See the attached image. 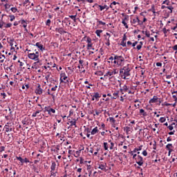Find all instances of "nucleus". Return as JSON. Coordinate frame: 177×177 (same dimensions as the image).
Returning <instances> with one entry per match:
<instances>
[{"label": "nucleus", "mask_w": 177, "mask_h": 177, "mask_svg": "<svg viewBox=\"0 0 177 177\" xmlns=\"http://www.w3.org/2000/svg\"><path fill=\"white\" fill-rule=\"evenodd\" d=\"M130 154H131V156H133V158H136V153H133V151H131V152H130Z\"/></svg>", "instance_id": "58836bf2"}, {"label": "nucleus", "mask_w": 177, "mask_h": 177, "mask_svg": "<svg viewBox=\"0 0 177 177\" xmlns=\"http://www.w3.org/2000/svg\"><path fill=\"white\" fill-rule=\"evenodd\" d=\"M122 24L123 26L125 27V28H129L128 24H127V22L125 21V19H122Z\"/></svg>", "instance_id": "bb28decb"}, {"label": "nucleus", "mask_w": 177, "mask_h": 177, "mask_svg": "<svg viewBox=\"0 0 177 177\" xmlns=\"http://www.w3.org/2000/svg\"><path fill=\"white\" fill-rule=\"evenodd\" d=\"M102 32H103V30H97L95 31V34L97 35V37H100V34H102Z\"/></svg>", "instance_id": "5701e85b"}, {"label": "nucleus", "mask_w": 177, "mask_h": 177, "mask_svg": "<svg viewBox=\"0 0 177 177\" xmlns=\"http://www.w3.org/2000/svg\"><path fill=\"white\" fill-rule=\"evenodd\" d=\"M5 128H6V132H12V129L9 128V126H8V125H6Z\"/></svg>", "instance_id": "4be33fe9"}, {"label": "nucleus", "mask_w": 177, "mask_h": 177, "mask_svg": "<svg viewBox=\"0 0 177 177\" xmlns=\"http://www.w3.org/2000/svg\"><path fill=\"white\" fill-rule=\"evenodd\" d=\"M1 95L3 96V99H5V97H6V93H1Z\"/></svg>", "instance_id": "052dcab7"}, {"label": "nucleus", "mask_w": 177, "mask_h": 177, "mask_svg": "<svg viewBox=\"0 0 177 177\" xmlns=\"http://www.w3.org/2000/svg\"><path fill=\"white\" fill-rule=\"evenodd\" d=\"M56 89H57V86H55L54 87H52L51 88V91L53 92H55L56 91Z\"/></svg>", "instance_id": "c03bdc74"}, {"label": "nucleus", "mask_w": 177, "mask_h": 177, "mask_svg": "<svg viewBox=\"0 0 177 177\" xmlns=\"http://www.w3.org/2000/svg\"><path fill=\"white\" fill-rule=\"evenodd\" d=\"M136 160V162L140 165V167H142V165H143V158L142 156H138Z\"/></svg>", "instance_id": "39448f33"}, {"label": "nucleus", "mask_w": 177, "mask_h": 177, "mask_svg": "<svg viewBox=\"0 0 177 177\" xmlns=\"http://www.w3.org/2000/svg\"><path fill=\"white\" fill-rule=\"evenodd\" d=\"M34 46H37L39 49V50H41V52H44V50H45V48H44V45H42L41 42L36 43Z\"/></svg>", "instance_id": "6e6552de"}, {"label": "nucleus", "mask_w": 177, "mask_h": 177, "mask_svg": "<svg viewBox=\"0 0 177 177\" xmlns=\"http://www.w3.org/2000/svg\"><path fill=\"white\" fill-rule=\"evenodd\" d=\"M142 150V147H139V148H136L133 151V153H136V151H140Z\"/></svg>", "instance_id": "c9c22d12"}, {"label": "nucleus", "mask_w": 177, "mask_h": 177, "mask_svg": "<svg viewBox=\"0 0 177 177\" xmlns=\"http://www.w3.org/2000/svg\"><path fill=\"white\" fill-rule=\"evenodd\" d=\"M28 121H29L28 117H26V118L22 120V124H23L24 125H28Z\"/></svg>", "instance_id": "a211bd4d"}, {"label": "nucleus", "mask_w": 177, "mask_h": 177, "mask_svg": "<svg viewBox=\"0 0 177 177\" xmlns=\"http://www.w3.org/2000/svg\"><path fill=\"white\" fill-rule=\"evenodd\" d=\"M70 19H72L75 22L77 21V14L75 15H69Z\"/></svg>", "instance_id": "b1692460"}, {"label": "nucleus", "mask_w": 177, "mask_h": 177, "mask_svg": "<svg viewBox=\"0 0 177 177\" xmlns=\"http://www.w3.org/2000/svg\"><path fill=\"white\" fill-rule=\"evenodd\" d=\"M70 122H71V127H73L74 126L75 128H77V125L75 124H76L75 120L71 121Z\"/></svg>", "instance_id": "7c9ffc66"}, {"label": "nucleus", "mask_w": 177, "mask_h": 177, "mask_svg": "<svg viewBox=\"0 0 177 177\" xmlns=\"http://www.w3.org/2000/svg\"><path fill=\"white\" fill-rule=\"evenodd\" d=\"M109 121L111 124H112L113 128H115V119H114V118L110 117Z\"/></svg>", "instance_id": "ddd939ff"}, {"label": "nucleus", "mask_w": 177, "mask_h": 177, "mask_svg": "<svg viewBox=\"0 0 177 177\" xmlns=\"http://www.w3.org/2000/svg\"><path fill=\"white\" fill-rule=\"evenodd\" d=\"M97 23H98V25L99 26H106V23L105 22H103L102 21H97Z\"/></svg>", "instance_id": "473e14b6"}, {"label": "nucleus", "mask_w": 177, "mask_h": 177, "mask_svg": "<svg viewBox=\"0 0 177 177\" xmlns=\"http://www.w3.org/2000/svg\"><path fill=\"white\" fill-rule=\"evenodd\" d=\"M104 150H109V144L107 142H104Z\"/></svg>", "instance_id": "c756f323"}, {"label": "nucleus", "mask_w": 177, "mask_h": 177, "mask_svg": "<svg viewBox=\"0 0 177 177\" xmlns=\"http://www.w3.org/2000/svg\"><path fill=\"white\" fill-rule=\"evenodd\" d=\"M156 66L157 67H161V66H162V64L161 62H158L156 63Z\"/></svg>", "instance_id": "3c124183"}, {"label": "nucleus", "mask_w": 177, "mask_h": 177, "mask_svg": "<svg viewBox=\"0 0 177 177\" xmlns=\"http://www.w3.org/2000/svg\"><path fill=\"white\" fill-rule=\"evenodd\" d=\"M99 133V129L97 127H95L91 132V135H96V133Z\"/></svg>", "instance_id": "f8f14e48"}, {"label": "nucleus", "mask_w": 177, "mask_h": 177, "mask_svg": "<svg viewBox=\"0 0 177 177\" xmlns=\"http://www.w3.org/2000/svg\"><path fill=\"white\" fill-rule=\"evenodd\" d=\"M128 19H129V16L126 15V16L124 17V19H123V20H124V21H125L126 20H128Z\"/></svg>", "instance_id": "e2e57ef3"}, {"label": "nucleus", "mask_w": 177, "mask_h": 177, "mask_svg": "<svg viewBox=\"0 0 177 177\" xmlns=\"http://www.w3.org/2000/svg\"><path fill=\"white\" fill-rule=\"evenodd\" d=\"M175 133V131H170L169 133V135H174Z\"/></svg>", "instance_id": "338daca9"}, {"label": "nucleus", "mask_w": 177, "mask_h": 177, "mask_svg": "<svg viewBox=\"0 0 177 177\" xmlns=\"http://www.w3.org/2000/svg\"><path fill=\"white\" fill-rule=\"evenodd\" d=\"M50 169L51 171H55V169H56V162H53L52 165L50 166Z\"/></svg>", "instance_id": "aec40b11"}, {"label": "nucleus", "mask_w": 177, "mask_h": 177, "mask_svg": "<svg viewBox=\"0 0 177 177\" xmlns=\"http://www.w3.org/2000/svg\"><path fill=\"white\" fill-rule=\"evenodd\" d=\"M145 35H146L148 38H150V32L146 31V32H145Z\"/></svg>", "instance_id": "de8ad7c7"}, {"label": "nucleus", "mask_w": 177, "mask_h": 177, "mask_svg": "<svg viewBox=\"0 0 177 177\" xmlns=\"http://www.w3.org/2000/svg\"><path fill=\"white\" fill-rule=\"evenodd\" d=\"M172 140V138L171 137H168L167 139V142H171Z\"/></svg>", "instance_id": "69168bd1"}, {"label": "nucleus", "mask_w": 177, "mask_h": 177, "mask_svg": "<svg viewBox=\"0 0 177 177\" xmlns=\"http://www.w3.org/2000/svg\"><path fill=\"white\" fill-rule=\"evenodd\" d=\"M166 149L168 150L169 154H171V153L174 151V145H172V144H168L166 145Z\"/></svg>", "instance_id": "0eeeda50"}, {"label": "nucleus", "mask_w": 177, "mask_h": 177, "mask_svg": "<svg viewBox=\"0 0 177 177\" xmlns=\"http://www.w3.org/2000/svg\"><path fill=\"white\" fill-rule=\"evenodd\" d=\"M17 160H18V161H20V162H21V164H24V159H23L20 156H16Z\"/></svg>", "instance_id": "412c9836"}, {"label": "nucleus", "mask_w": 177, "mask_h": 177, "mask_svg": "<svg viewBox=\"0 0 177 177\" xmlns=\"http://www.w3.org/2000/svg\"><path fill=\"white\" fill-rule=\"evenodd\" d=\"M142 154L146 157L147 156V151L146 150L143 151Z\"/></svg>", "instance_id": "603ef678"}, {"label": "nucleus", "mask_w": 177, "mask_h": 177, "mask_svg": "<svg viewBox=\"0 0 177 177\" xmlns=\"http://www.w3.org/2000/svg\"><path fill=\"white\" fill-rule=\"evenodd\" d=\"M55 31H57V32H59V34H66V31H64V30L62 29V28H56Z\"/></svg>", "instance_id": "f3484780"}, {"label": "nucleus", "mask_w": 177, "mask_h": 177, "mask_svg": "<svg viewBox=\"0 0 177 177\" xmlns=\"http://www.w3.org/2000/svg\"><path fill=\"white\" fill-rule=\"evenodd\" d=\"M125 41H127V35H124V36H123V38H122V41H124V42H125Z\"/></svg>", "instance_id": "09e8293b"}, {"label": "nucleus", "mask_w": 177, "mask_h": 177, "mask_svg": "<svg viewBox=\"0 0 177 177\" xmlns=\"http://www.w3.org/2000/svg\"><path fill=\"white\" fill-rule=\"evenodd\" d=\"M100 11L102 12V10H104V9H106V10H109V6H107V5H104V6H98Z\"/></svg>", "instance_id": "2eb2a0df"}, {"label": "nucleus", "mask_w": 177, "mask_h": 177, "mask_svg": "<svg viewBox=\"0 0 177 177\" xmlns=\"http://www.w3.org/2000/svg\"><path fill=\"white\" fill-rule=\"evenodd\" d=\"M87 42H88V44H92L91 43L92 42V39H91V38L88 37L87 38Z\"/></svg>", "instance_id": "864d4df0"}, {"label": "nucleus", "mask_w": 177, "mask_h": 177, "mask_svg": "<svg viewBox=\"0 0 177 177\" xmlns=\"http://www.w3.org/2000/svg\"><path fill=\"white\" fill-rule=\"evenodd\" d=\"M35 53H28V57L31 60H35L37 63H39V53L35 50Z\"/></svg>", "instance_id": "f03ea898"}, {"label": "nucleus", "mask_w": 177, "mask_h": 177, "mask_svg": "<svg viewBox=\"0 0 177 177\" xmlns=\"http://www.w3.org/2000/svg\"><path fill=\"white\" fill-rule=\"evenodd\" d=\"M136 45H138V41H135L134 43L132 44L133 47L136 46Z\"/></svg>", "instance_id": "680f3d73"}, {"label": "nucleus", "mask_w": 177, "mask_h": 177, "mask_svg": "<svg viewBox=\"0 0 177 177\" xmlns=\"http://www.w3.org/2000/svg\"><path fill=\"white\" fill-rule=\"evenodd\" d=\"M80 153H81V151H76L77 156L75 155V157H76V158L80 156Z\"/></svg>", "instance_id": "5fc2aeb1"}, {"label": "nucleus", "mask_w": 177, "mask_h": 177, "mask_svg": "<svg viewBox=\"0 0 177 177\" xmlns=\"http://www.w3.org/2000/svg\"><path fill=\"white\" fill-rule=\"evenodd\" d=\"M157 102H158V98L156 95L149 100V103H157Z\"/></svg>", "instance_id": "9b49d317"}, {"label": "nucleus", "mask_w": 177, "mask_h": 177, "mask_svg": "<svg viewBox=\"0 0 177 177\" xmlns=\"http://www.w3.org/2000/svg\"><path fill=\"white\" fill-rule=\"evenodd\" d=\"M110 145H109V149L111 150H113V147H114V143L111 142V141H109Z\"/></svg>", "instance_id": "2f4dec72"}, {"label": "nucleus", "mask_w": 177, "mask_h": 177, "mask_svg": "<svg viewBox=\"0 0 177 177\" xmlns=\"http://www.w3.org/2000/svg\"><path fill=\"white\" fill-rule=\"evenodd\" d=\"M98 168H99V169H102V171H104L106 172V163H105V165L100 164Z\"/></svg>", "instance_id": "dca6fc26"}, {"label": "nucleus", "mask_w": 177, "mask_h": 177, "mask_svg": "<svg viewBox=\"0 0 177 177\" xmlns=\"http://www.w3.org/2000/svg\"><path fill=\"white\" fill-rule=\"evenodd\" d=\"M10 21H13V20H15V15H10Z\"/></svg>", "instance_id": "a18cd8bd"}, {"label": "nucleus", "mask_w": 177, "mask_h": 177, "mask_svg": "<svg viewBox=\"0 0 177 177\" xmlns=\"http://www.w3.org/2000/svg\"><path fill=\"white\" fill-rule=\"evenodd\" d=\"M166 9H169V10H170L169 13H172V10H174V7H172V6H166Z\"/></svg>", "instance_id": "a878e982"}, {"label": "nucleus", "mask_w": 177, "mask_h": 177, "mask_svg": "<svg viewBox=\"0 0 177 177\" xmlns=\"http://www.w3.org/2000/svg\"><path fill=\"white\" fill-rule=\"evenodd\" d=\"M43 92L44 90L41 88V85L39 84L35 90V93H37V95H42Z\"/></svg>", "instance_id": "1a4fd4ad"}, {"label": "nucleus", "mask_w": 177, "mask_h": 177, "mask_svg": "<svg viewBox=\"0 0 177 177\" xmlns=\"http://www.w3.org/2000/svg\"><path fill=\"white\" fill-rule=\"evenodd\" d=\"M117 3L118 4L119 3H117V2H115V1L112 2V3H111V5H110V8H114L113 6V5H117Z\"/></svg>", "instance_id": "e433bc0d"}, {"label": "nucleus", "mask_w": 177, "mask_h": 177, "mask_svg": "<svg viewBox=\"0 0 177 177\" xmlns=\"http://www.w3.org/2000/svg\"><path fill=\"white\" fill-rule=\"evenodd\" d=\"M140 114L143 117H147V112L145 111L144 109H140Z\"/></svg>", "instance_id": "6ab92c4d"}, {"label": "nucleus", "mask_w": 177, "mask_h": 177, "mask_svg": "<svg viewBox=\"0 0 177 177\" xmlns=\"http://www.w3.org/2000/svg\"><path fill=\"white\" fill-rule=\"evenodd\" d=\"M137 23H138L137 18H134V19H133L132 24H137Z\"/></svg>", "instance_id": "79ce46f5"}, {"label": "nucleus", "mask_w": 177, "mask_h": 177, "mask_svg": "<svg viewBox=\"0 0 177 177\" xmlns=\"http://www.w3.org/2000/svg\"><path fill=\"white\" fill-rule=\"evenodd\" d=\"M10 27H12V24H7L6 26V28H9Z\"/></svg>", "instance_id": "8fccbe9b"}, {"label": "nucleus", "mask_w": 177, "mask_h": 177, "mask_svg": "<svg viewBox=\"0 0 177 177\" xmlns=\"http://www.w3.org/2000/svg\"><path fill=\"white\" fill-rule=\"evenodd\" d=\"M50 175H51V176H56V172L51 170L50 171Z\"/></svg>", "instance_id": "a19ab883"}, {"label": "nucleus", "mask_w": 177, "mask_h": 177, "mask_svg": "<svg viewBox=\"0 0 177 177\" xmlns=\"http://www.w3.org/2000/svg\"><path fill=\"white\" fill-rule=\"evenodd\" d=\"M119 93H120V91H115V93H113V97H111V98L118 99V97H120Z\"/></svg>", "instance_id": "4468645a"}, {"label": "nucleus", "mask_w": 177, "mask_h": 177, "mask_svg": "<svg viewBox=\"0 0 177 177\" xmlns=\"http://www.w3.org/2000/svg\"><path fill=\"white\" fill-rule=\"evenodd\" d=\"M120 45L121 46H123V48H125L127 46V43L125 41H122Z\"/></svg>", "instance_id": "4c0bfd02"}, {"label": "nucleus", "mask_w": 177, "mask_h": 177, "mask_svg": "<svg viewBox=\"0 0 177 177\" xmlns=\"http://www.w3.org/2000/svg\"><path fill=\"white\" fill-rule=\"evenodd\" d=\"M46 26H48V27L50 26V19H48L46 21Z\"/></svg>", "instance_id": "ea45409f"}, {"label": "nucleus", "mask_w": 177, "mask_h": 177, "mask_svg": "<svg viewBox=\"0 0 177 177\" xmlns=\"http://www.w3.org/2000/svg\"><path fill=\"white\" fill-rule=\"evenodd\" d=\"M128 86H127V85H124V86H123V88H122V90L124 91V92H128Z\"/></svg>", "instance_id": "f704fd0d"}, {"label": "nucleus", "mask_w": 177, "mask_h": 177, "mask_svg": "<svg viewBox=\"0 0 177 177\" xmlns=\"http://www.w3.org/2000/svg\"><path fill=\"white\" fill-rule=\"evenodd\" d=\"M49 78H50V73H47L45 76V79L47 81V82L48 81H49Z\"/></svg>", "instance_id": "393cba45"}, {"label": "nucleus", "mask_w": 177, "mask_h": 177, "mask_svg": "<svg viewBox=\"0 0 177 177\" xmlns=\"http://www.w3.org/2000/svg\"><path fill=\"white\" fill-rule=\"evenodd\" d=\"M137 49H138V50H140L142 49V45H138Z\"/></svg>", "instance_id": "4d7b16f0"}, {"label": "nucleus", "mask_w": 177, "mask_h": 177, "mask_svg": "<svg viewBox=\"0 0 177 177\" xmlns=\"http://www.w3.org/2000/svg\"><path fill=\"white\" fill-rule=\"evenodd\" d=\"M92 97H95V100L97 102H98L99 99H100V97H102V94L99 93H94L93 95H91Z\"/></svg>", "instance_id": "9d476101"}, {"label": "nucleus", "mask_w": 177, "mask_h": 177, "mask_svg": "<svg viewBox=\"0 0 177 177\" xmlns=\"http://www.w3.org/2000/svg\"><path fill=\"white\" fill-rule=\"evenodd\" d=\"M173 50H177V45L172 47Z\"/></svg>", "instance_id": "0e129e2a"}, {"label": "nucleus", "mask_w": 177, "mask_h": 177, "mask_svg": "<svg viewBox=\"0 0 177 177\" xmlns=\"http://www.w3.org/2000/svg\"><path fill=\"white\" fill-rule=\"evenodd\" d=\"M159 121H160V122H161L162 124V123L165 122V121H167V119L164 117H162L160 118Z\"/></svg>", "instance_id": "c85d7f7f"}, {"label": "nucleus", "mask_w": 177, "mask_h": 177, "mask_svg": "<svg viewBox=\"0 0 177 177\" xmlns=\"http://www.w3.org/2000/svg\"><path fill=\"white\" fill-rule=\"evenodd\" d=\"M79 63H80V64L82 68H84V60L80 59V60H79Z\"/></svg>", "instance_id": "72a5a7b5"}, {"label": "nucleus", "mask_w": 177, "mask_h": 177, "mask_svg": "<svg viewBox=\"0 0 177 177\" xmlns=\"http://www.w3.org/2000/svg\"><path fill=\"white\" fill-rule=\"evenodd\" d=\"M120 74L123 80H129V77H128L129 75H131V68H129V65L124 66L122 68H121L120 70Z\"/></svg>", "instance_id": "f257e3e1"}, {"label": "nucleus", "mask_w": 177, "mask_h": 177, "mask_svg": "<svg viewBox=\"0 0 177 177\" xmlns=\"http://www.w3.org/2000/svg\"><path fill=\"white\" fill-rule=\"evenodd\" d=\"M87 169L89 171H92V167L91 165L87 166Z\"/></svg>", "instance_id": "bf43d9fd"}, {"label": "nucleus", "mask_w": 177, "mask_h": 177, "mask_svg": "<svg viewBox=\"0 0 177 177\" xmlns=\"http://www.w3.org/2000/svg\"><path fill=\"white\" fill-rule=\"evenodd\" d=\"M42 111V110L39 111H37L36 112L33 113L32 115V117H35L37 114H39Z\"/></svg>", "instance_id": "cd10ccee"}, {"label": "nucleus", "mask_w": 177, "mask_h": 177, "mask_svg": "<svg viewBox=\"0 0 177 177\" xmlns=\"http://www.w3.org/2000/svg\"><path fill=\"white\" fill-rule=\"evenodd\" d=\"M107 74L109 77H111V75H115V74H118V69H113V71H109L107 72Z\"/></svg>", "instance_id": "423d86ee"}, {"label": "nucleus", "mask_w": 177, "mask_h": 177, "mask_svg": "<svg viewBox=\"0 0 177 177\" xmlns=\"http://www.w3.org/2000/svg\"><path fill=\"white\" fill-rule=\"evenodd\" d=\"M162 31H163L164 34H165L167 32V28H164L162 29Z\"/></svg>", "instance_id": "774afa93"}, {"label": "nucleus", "mask_w": 177, "mask_h": 177, "mask_svg": "<svg viewBox=\"0 0 177 177\" xmlns=\"http://www.w3.org/2000/svg\"><path fill=\"white\" fill-rule=\"evenodd\" d=\"M91 48H92V43H88L87 44V49L89 50Z\"/></svg>", "instance_id": "37998d69"}, {"label": "nucleus", "mask_w": 177, "mask_h": 177, "mask_svg": "<svg viewBox=\"0 0 177 177\" xmlns=\"http://www.w3.org/2000/svg\"><path fill=\"white\" fill-rule=\"evenodd\" d=\"M45 111H47V113L50 115H52V113L55 114L56 113V110L50 108V106H45L44 108Z\"/></svg>", "instance_id": "20e7f679"}, {"label": "nucleus", "mask_w": 177, "mask_h": 177, "mask_svg": "<svg viewBox=\"0 0 177 177\" xmlns=\"http://www.w3.org/2000/svg\"><path fill=\"white\" fill-rule=\"evenodd\" d=\"M168 129H169V131H172L174 129V127L172 125H169L168 127Z\"/></svg>", "instance_id": "13d9d810"}, {"label": "nucleus", "mask_w": 177, "mask_h": 177, "mask_svg": "<svg viewBox=\"0 0 177 177\" xmlns=\"http://www.w3.org/2000/svg\"><path fill=\"white\" fill-rule=\"evenodd\" d=\"M11 10L14 13H16V12H17V8H11Z\"/></svg>", "instance_id": "49530a36"}, {"label": "nucleus", "mask_w": 177, "mask_h": 177, "mask_svg": "<svg viewBox=\"0 0 177 177\" xmlns=\"http://www.w3.org/2000/svg\"><path fill=\"white\" fill-rule=\"evenodd\" d=\"M24 162H30V160H28V158H25L24 159Z\"/></svg>", "instance_id": "6e6d98bb"}, {"label": "nucleus", "mask_w": 177, "mask_h": 177, "mask_svg": "<svg viewBox=\"0 0 177 177\" xmlns=\"http://www.w3.org/2000/svg\"><path fill=\"white\" fill-rule=\"evenodd\" d=\"M124 62H125V59L122 56L115 55L113 61L114 64L123 66Z\"/></svg>", "instance_id": "7ed1b4c3"}]
</instances>
